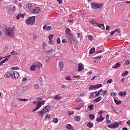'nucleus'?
I'll use <instances>...</instances> for the list:
<instances>
[{
    "label": "nucleus",
    "instance_id": "obj_1",
    "mask_svg": "<svg viewBox=\"0 0 130 130\" xmlns=\"http://www.w3.org/2000/svg\"><path fill=\"white\" fill-rule=\"evenodd\" d=\"M5 35L9 37H14L15 36V28L7 27L5 30Z\"/></svg>",
    "mask_w": 130,
    "mask_h": 130
},
{
    "label": "nucleus",
    "instance_id": "obj_2",
    "mask_svg": "<svg viewBox=\"0 0 130 130\" xmlns=\"http://www.w3.org/2000/svg\"><path fill=\"white\" fill-rule=\"evenodd\" d=\"M51 109V107L50 106V105L46 106L42 111L38 112L39 116H41V114H44V113H46V112L50 111Z\"/></svg>",
    "mask_w": 130,
    "mask_h": 130
},
{
    "label": "nucleus",
    "instance_id": "obj_3",
    "mask_svg": "<svg viewBox=\"0 0 130 130\" xmlns=\"http://www.w3.org/2000/svg\"><path fill=\"white\" fill-rule=\"evenodd\" d=\"M91 8L93 9H101L102 8H103L104 6V4L101 3V4H99L96 3L95 2H93L91 3Z\"/></svg>",
    "mask_w": 130,
    "mask_h": 130
},
{
    "label": "nucleus",
    "instance_id": "obj_4",
    "mask_svg": "<svg viewBox=\"0 0 130 130\" xmlns=\"http://www.w3.org/2000/svg\"><path fill=\"white\" fill-rule=\"evenodd\" d=\"M35 16L29 17L26 21L27 25H33L35 23Z\"/></svg>",
    "mask_w": 130,
    "mask_h": 130
},
{
    "label": "nucleus",
    "instance_id": "obj_5",
    "mask_svg": "<svg viewBox=\"0 0 130 130\" xmlns=\"http://www.w3.org/2000/svg\"><path fill=\"white\" fill-rule=\"evenodd\" d=\"M14 71H11L8 73H6L4 75L5 78H13Z\"/></svg>",
    "mask_w": 130,
    "mask_h": 130
},
{
    "label": "nucleus",
    "instance_id": "obj_6",
    "mask_svg": "<svg viewBox=\"0 0 130 130\" xmlns=\"http://www.w3.org/2000/svg\"><path fill=\"white\" fill-rule=\"evenodd\" d=\"M41 9L39 7L35 8L34 10H32L33 14H38L40 13Z\"/></svg>",
    "mask_w": 130,
    "mask_h": 130
},
{
    "label": "nucleus",
    "instance_id": "obj_7",
    "mask_svg": "<svg viewBox=\"0 0 130 130\" xmlns=\"http://www.w3.org/2000/svg\"><path fill=\"white\" fill-rule=\"evenodd\" d=\"M45 102H38L36 105V107L37 108V109H39L42 106V105H44Z\"/></svg>",
    "mask_w": 130,
    "mask_h": 130
},
{
    "label": "nucleus",
    "instance_id": "obj_8",
    "mask_svg": "<svg viewBox=\"0 0 130 130\" xmlns=\"http://www.w3.org/2000/svg\"><path fill=\"white\" fill-rule=\"evenodd\" d=\"M35 66L36 68H38V69H41L42 68V64L40 62H37L34 63Z\"/></svg>",
    "mask_w": 130,
    "mask_h": 130
},
{
    "label": "nucleus",
    "instance_id": "obj_9",
    "mask_svg": "<svg viewBox=\"0 0 130 130\" xmlns=\"http://www.w3.org/2000/svg\"><path fill=\"white\" fill-rule=\"evenodd\" d=\"M69 42L72 44L73 43V41L74 40V38L73 37V35H70V36H68Z\"/></svg>",
    "mask_w": 130,
    "mask_h": 130
},
{
    "label": "nucleus",
    "instance_id": "obj_10",
    "mask_svg": "<svg viewBox=\"0 0 130 130\" xmlns=\"http://www.w3.org/2000/svg\"><path fill=\"white\" fill-rule=\"evenodd\" d=\"M10 57H11V55L5 57V59L0 62V66H3V63H5L6 60H8V59H10Z\"/></svg>",
    "mask_w": 130,
    "mask_h": 130
},
{
    "label": "nucleus",
    "instance_id": "obj_11",
    "mask_svg": "<svg viewBox=\"0 0 130 130\" xmlns=\"http://www.w3.org/2000/svg\"><path fill=\"white\" fill-rule=\"evenodd\" d=\"M20 77V74L17 72H13V79H18Z\"/></svg>",
    "mask_w": 130,
    "mask_h": 130
},
{
    "label": "nucleus",
    "instance_id": "obj_12",
    "mask_svg": "<svg viewBox=\"0 0 130 130\" xmlns=\"http://www.w3.org/2000/svg\"><path fill=\"white\" fill-rule=\"evenodd\" d=\"M83 70H84V64H82V63H80L78 65V72H80V71H83Z\"/></svg>",
    "mask_w": 130,
    "mask_h": 130
},
{
    "label": "nucleus",
    "instance_id": "obj_13",
    "mask_svg": "<svg viewBox=\"0 0 130 130\" xmlns=\"http://www.w3.org/2000/svg\"><path fill=\"white\" fill-rule=\"evenodd\" d=\"M54 99L55 100H61V99H62V96H61L60 94H57L54 96Z\"/></svg>",
    "mask_w": 130,
    "mask_h": 130
},
{
    "label": "nucleus",
    "instance_id": "obj_14",
    "mask_svg": "<svg viewBox=\"0 0 130 130\" xmlns=\"http://www.w3.org/2000/svg\"><path fill=\"white\" fill-rule=\"evenodd\" d=\"M44 30H46L47 31H50V29H51V26H47V24H46L43 26Z\"/></svg>",
    "mask_w": 130,
    "mask_h": 130
},
{
    "label": "nucleus",
    "instance_id": "obj_15",
    "mask_svg": "<svg viewBox=\"0 0 130 130\" xmlns=\"http://www.w3.org/2000/svg\"><path fill=\"white\" fill-rule=\"evenodd\" d=\"M65 32L66 33V35H67V36H69L70 35H72V33H71V29H70V28H66Z\"/></svg>",
    "mask_w": 130,
    "mask_h": 130
},
{
    "label": "nucleus",
    "instance_id": "obj_16",
    "mask_svg": "<svg viewBox=\"0 0 130 130\" xmlns=\"http://www.w3.org/2000/svg\"><path fill=\"white\" fill-rule=\"evenodd\" d=\"M96 93H97V91H95L94 92H92V93H91L90 94V95H89V98L90 99H92V98H96V95L95 94H96Z\"/></svg>",
    "mask_w": 130,
    "mask_h": 130
},
{
    "label": "nucleus",
    "instance_id": "obj_17",
    "mask_svg": "<svg viewBox=\"0 0 130 130\" xmlns=\"http://www.w3.org/2000/svg\"><path fill=\"white\" fill-rule=\"evenodd\" d=\"M29 70L31 72H34V71H36V67L35 66V65L34 64H33L32 65H31L30 67Z\"/></svg>",
    "mask_w": 130,
    "mask_h": 130
},
{
    "label": "nucleus",
    "instance_id": "obj_18",
    "mask_svg": "<svg viewBox=\"0 0 130 130\" xmlns=\"http://www.w3.org/2000/svg\"><path fill=\"white\" fill-rule=\"evenodd\" d=\"M113 69H118V68H120V63L119 62H117L115 65L113 66Z\"/></svg>",
    "mask_w": 130,
    "mask_h": 130
},
{
    "label": "nucleus",
    "instance_id": "obj_19",
    "mask_svg": "<svg viewBox=\"0 0 130 130\" xmlns=\"http://www.w3.org/2000/svg\"><path fill=\"white\" fill-rule=\"evenodd\" d=\"M103 91V89H101L100 90H99L98 92H97L96 91V93H94V94H95V96L96 97H98L99 96V94H101V95H102V93H101V92Z\"/></svg>",
    "mask_w": 130,
    "mask_h": 130
},
{
    "label": "nucleus",
    "instance_id": "obj_20",
    "mask_svg": "<svg viewBox=\"0 0 130 130\" xmlns=\"http://www.w3.org/2000/svg\"><path fill=\"white\" fill-rule=\"evenodd\" d=\"M64 67L63 62L60 61L59 62V68L60 70H62V68Z\"/></svg>",
    "mask_w": 130,
    "mask_h": 130
},
{
    "label": "nucleus",
    "instance_id": "obj_21",
    "mask_svg": "<svg viewBox=\"0 0 130 130\" xmlns=\"http://www.w3.org/2000/svg\"><path fill=\"white\" fill-rule=\"evenodd\" d=\"M119 126V123L118 122L113 123V128H117Z\"/></svg>",
    "mask_w": 130,
    "mask_h": 130
},
{
    "label": "nucleus",
    "instance_id": "obj_22",
    "mask_svg": "<svg viewBox=\"0 0 130 130\" xmlns=\"http://www.w3.org/2000/svg\"><path fill=\"white\" fill-rule=\"evenodd\" d=\"M96 25L98 26V27H100L101 29H102V30H103V29H105V27L104 26V24L96 23Z\"/></svg>",
    "mask_w": 130,
    "mask_h": 130
},
{
    "label": "nucleus",
    "instance_id": "obj_23",
    "mask_svg": "<svg viewBox=\"0 0 130 130\" xmlns=\"http://www.w3.org/2000/svg\"><path fill=\"white\" fill-rule=\"evenodd\" d=\"M102 120H104V118L102 117V115H100L99 118H96V121L98 122H100V121H102Z\"/></svg>",
    "mask_w": 130,
    "mask_h": 130
},
{
    "label": "nucleus",
    "instance_id": "obj_24",
    "mask_svg": "<svg viewBox=\"0 0 130 130\" xmlns=\"http://www.w3.org/2000/svg\"><path fill=\"white\" fill-rule=\"evenodd\" d=\"M32 7H33V5H32V4L29 3L26 5V9H27V10H30V9H31Z\"/></svg>",
    "mask_w": 130,
    "mask_h": 130
},
{
    "label": "nucleus",
    "instance_id": "obj_25",
    "mask_svg": "<svg viewBox=\"0 0 130 130\" xmlns=\"http://www.w3.org/2000/svg\"><path fill=\"white\" fill-rule=\"evenodd\" d=\"M25 17V14H19L17 15L16 18L17 19V20H19V19H20V18H24Z\"/></svg>",
    "mask_w": 130,
    "mask_h": 130
},
{
    "label": "nucleus",
    "instance_id": "obj_26",
    "mask_svg": "<svg viewBox=\"0 0 130 130\" xmlns=\"http://www.w3.org/2000/svg\"><path fill=\"white\" fill-rule=\"evenodd\" d=\"M102 99V98L101 96H99V98L95 99L93 102H95V103H97V102H100V101Z\"/></svg>",
    "mask_w": 130,
    "mask_h": 130
},
{
    "label": "nucleus",
    "instance_id": "obj_27",
    "mask_svg": "<svg viewBox=\"0 0 130 130\" xmlns=\"http://www.w3.org/2000/svg\"><path fill=\"white\" fill-rule=\"evenodd\" d=\"M119 95L120 96H125V95H126V92L125 91H121L119 92Z\"/></svg>",
    "mask_w": 130,
    "mask_h": 130
},
{
    "label": "nucleus",
    "instance_id": "obj_28",
    "mask_svg": "<svg viewBox=\"0 0 130 130\" xmlns=\"http://www.w3.org/2000/svg\"><path fill=\"white\" fill-rule=\"evenodd\" d=\"M101 93L102 94V95L103 96V97H104L105 95H107V90H103V91H102Z\"/></svg>",
    "mask_w": 130,
    "mask_h": 130
},
{
    "label": "nucleus",
    "instance_id": "obj_29",
    "mask_svg": "<svg viewBox=\"0 0 130 130\" xmlns=\"http://www.w3.org/2000/svg\"><path fill=\"white\" fill-rule=\"evenodd\" d=\"M87 126L88 127H89V128H92V127H93V123H92V122H88L87 124Z\"/></svg>",
    "mask_w": 130,
    "mask_h": 130
},
{
    "label": "nucleus",
    "instance_id": "obj_30",
    "mask_svg": "<svg viewBox=\"0 0 130 130\" xmlns=\"http://www.w3.org/2000/svg\"><path fill=\"white\" fill-rule=\"evenodd\" d=\"M51 118V116L49 114H47L45 116V120H49Z\"/></svg>",
    "mask_w": 130,
    "mask_h": 130
},
{
    "label": "nucleus",
    "instance_id": "obj_31",
    "mask_svg": "<svg viewBox=\"0 0 130 130\" xmlns=\"http://www.w3.org/2000/svg\"><path fill=\"white\" fill-rule=\"evenodd\" d=\"M114 101L117 105H120V104H121V101H118L116 100H114Z\"/></svg>",
    "mask_w": 130,
    "mask_h": 130
},
{
    "label": "nucleus",
    "instance_id": "obj_32",
    "mask_svg": "<svg viewBox=\"0 0 130 130\" xmlns=\"http://www.w3.org/2000/svg\"><path fill=\"white\" fill-rule=\"evenodd\" d=\"M11 54H12V55H16L19 54V53H17V51H14L13 50L12 52H11Z\"/></svg>",
    "mask_w": 130,
    "mask_h": 130
},
{
    "label": "nucleus",
    "instance_id": "obj_33",
    "mask_svg": "<svg viewBox=\"0 0 130 130\" xmlns=\"http://www.w3.org/2000/svg\"><path fill=\"white\" fill-rule=\"evenodd\" d=\"M18 100L19 101H23V102H25L26 101H28L29 100L28 99H18Z\"/></svg>",
    "mask_w": 130,
    "mask_h": 130
},
{
    "label": "nucleus",
    "instance_id": "obj_34",
    "mask_svg": "<svg viewBox=\"0 0 130 130\" xmlns=\"http://www.w3.org/2000/svg\"><path fill=\"white\" fill-rule=\"evenodd\" d=\"M52 122H54V123H57V122H58V119L56 118L53 119Z\"/></svg>",
    "mask_w": 130,
    "mask_h": 130
},
{
    "label": "nucleus",
    "instance_id": "obj_35",
    "mask_svg": "<svg viewBox=\"0 0 130 130\" xmlns=\"http://www.w3.org/2000/svg\"><path fill=\"white\" fill-rule=\"evenodd\" d=\"M95 51V48H91L90 51H89V54H92L94 53V52Z\"/></svg>",
    "mask_w": 130,
    "mask_h": 130
},
{
    "label": "nucleus",
    "instance_id": "obj_36",
    "mask_svg": "<svg viewBox=\"0 0 130 130\" xmlns=\"http://www.w3.org/2000/svg\"><path fill=\"white\" fill-rule=\"evenodd\" d=\"M128 75V71H125L122 74V77H125V76H127Z\"/></svg>",
    "mask_w": 130,
    "mask_h": 130
},
{
    "label": "nucleus",
    "instance_id": "obj_37",
    "mask_svg": "<svg viewBox=\"0 0 130 130\" xmlns=\"http://www.w3.org/2000/svg\"><path fill=\"white\" fill-rule=\"evenodd\" d=\"M88 39H89V40L90 41H92V40H93V39H94V38L93 37V36L89 35L88 37Z\"/></svg>",
    "mask_w": 130,
    "mask_h": 130
},
{
    "label": "nucleus",
    "instance_id": "obj_38",
    "mask_svg": "<svg viewBox=\"0 0 130 130\" xmlns=\"http://www.w3.org/2000/svg\"><path fill=\"white\" fill-rule=\"evenodd\" d=\"M89 118L90 119L93 120L94 118H95V116L92 114H89Z\"/></svg>",
    "mask_w": 130,
    "mask_h": 130
},
{
    "label": "nucleus",
    "instance_id": "obj_39",
    "mask_svg": "<svg viewBox=\"0 0 130 130\" xmlns=\"http://www.w3.org/2000/svg\"><path fill=\"white\" fill-rule=\"evenodd\" d=\"M72 127H73V126H72V125L68 124L67 126V128L68 129H72Z\"/></svg>",
    "mask_w": 130,
    "mask_h": 130
},
{
    "label": "nucleus",
    "instance_id": "obj_40",
    "mask_svg": "<svg viewBox=\"0 0 130 130\" xmlns=\"http://www.w3.org/2000/svg\"><path fill=\"white\" fill-rule=\"evenodd\" d=\"M39 83H42L43 82V79L42 77H39L38 78Z\"/></svg>",
    "mask_w": 130,
    "mask_h": 130
},
{
    "label": "nucleus",
    "instance_id": "obj_41",
    "mask_svg": "<svg viewBox=\"0 0 130 130\" xmlns=\"http://www.w3.org/2000/svg\"><path fill=\"white\" fill-rule=\"evenodd\" d=\"M11 10L12 12H15V11H16V7L12 6V7H11Z\"/></svg>",
    "mask_w": 130,
    "mask_h": 130
},
{
    "label": "nucleus",
    "instance_id": "obj_42",
    "mask_svg": "<svg viewBox=\"0 0 130 130\" xmlns=\"http://www.w3.org/2000/svg\"><path fill=\"white\" fill-rule=\"evenodd\" d=\"M76 121H80V120H81V117H80V116H77L76 117Z\"/></svg>",
    "mask_w": 130,
    "mask_h": 130
},
{
    "label": "nucleus",
    "instance_id": "obj_43",
    "mask_svg": "<svg viewBox=\"0 0 130 130\" xmlns=\"http://www.w3.org/2000/svg\"><path fill=\"white\" fill-rule=\"evenodd\" d=\"M88 108L89 109H90V110L92 111L93 110V105H90L89 106H88Z\"/></svg>",
    "mask_w": 130,
    "mask_h": 130
},
{
    "label": "nucleus",
    "instance_id": "obj_44",
    "mask_svg": "<svg viewBox=\"0 0 130 130\" xmlns=\"http://www.w3.org/2000/svg\"><path fill=\"white\" fill-rule=\"evenodd\" d=\"M101 87H102V85L101 84L94 86V88H101Z\"/></svg>",
    "mask_w": 130,
    "mask_h": 130
},
{
    "label": "nucleus",
    "instance_id": "obj_45",
    "mask_svg": "<svg viewBox=\"0 0 130 130\" xmlns=\"http://www.w3.org/2000/svg\"><path fill=\"white\" fill-rule=\"evenodd\" d=\"M94 88H95V86L90 85L89 87V90H93V89H94Z\"/></svg>",
    "mask_w": 130,
    "mask_h": 130
},
{
    "label": "nucleus",
    "instance_id": "obj_46",
    "mask_svg": "<svg viewBox=\"0 0 130 130\" xmlns=\"http://www.w3.org/2000/svg\"><path fill=\"white\" fill-rule=\"evenodd\" d=\"M66 80H68L69 81H72V78H71V76H67L66 78Z\"/></svg>",
    "mask_w": 130,
    "mask_h": 130
},
{
    "label": "nucleus",
    "instance_id": "obj_47",
    "mask_svg": "<svg viewBox=\"0 0 130 130\" xmlns=\"http://www.w3.org/2000/svg\"><path fill=\"white\" fill-rule=\"evenodd\" d=\"M53 52V49H51V50H49V51H47V52H46V53H51Z\"/></svg>",
    "mask_w": 130,
    "mask_h": 130
},
{
    "label": "nucleus",
    "instance_id": "obj_48",
    "mask_svg": "<svg viewBox=\"0 0 130 130\" xmlns=\"http://www.w3.org/2000/svg\"><path fill=\"white\" fill-rule=\"evenodd\" d=\"M108 127H109V128H113V123L110 125H108Z\"/></svg>",
    "mask_w": 130,
    "mask_h": 130
},
{
    "label": "nucleus",
    "instance_id": "obj_49",
    "mask_svg": "<svg viewBox=\"0 0 130 130\" xmlns=\"http://www.w3.org/2000/svg\"><path fill=\"white\" fill-rule=\"evenodd\" d=\"M90 23H91V24H92V25H95V24L97 23H96V21L92 20V21H90Z\"/></svg>",
    "mask_w": 130,
    "mask_h": 130
},
{
    "label": "nucleus",
    "instance_id": "obj_50",
    "mask_svg": "<svg viewBox=\"0 0 130 130\" xmlns=\"http://www.w3.org/2000/svg\"><path fill=\"white\" fill-rule=\"evenodd\" d=\"M34 88H35V89H38V88H39V85H38V84H35Z\"/></svg>",
    "mask_w": 130,
    "mask_h": 130
},
{
    "label": "nucleus",
    "instance_id": "obj_51",
    "mask_svg": "<svg viewBox=\"0 0 130 130\" xmlns=\"http://www.w3.org/2000/svg\"><path fill=\"white\" fill-rule=\"evenodd\" d=\"M57 43H58V44H60V39L59 38L57 39Z\"/></svg>",
    "mask_w": 130,
    "mask_h": 130
},
{
    "label": "nucleus",
    "instance_id": "obj_52",
    "mask_svg": "<svg viewBox=\"0 0 130 130\" xmlns=\"http://www.w3.org/2000/svg\"><path fill=\"white\" fill-rule=\"evenodd\" d=\"M73 78H76V79H81V76L80 75L74 76Z\"/></svg>",
    "mask_w": 130,
    "mask_h": 130
},
{
    "label": "nucleus",
    "instance_id": "obj_53",
    "mask_svg": "<svg viewBox=\"0 0 130 130\" xmlns=\"http://www.w3.org/2000/svg\"><path fill=\"white\" fill-rule=\"evenodd\" d=\"M12 70H19V67H12Z\"/></svg>",
    "mask_w": 130,
    "mask_h": 130
},
{
    "label": "nucleus",
    "instance_id": "obj_54",
    "mask_svg": "<svg viewBox=\"0 0 130 130\" xmlns=\"http://www.w3.org/2000/svg\"><path fill=\"white\" fill-rule=\"evenodd\" d=\"M53 38V35L51 34L49 36V39H52Z\"/></svg>",
    "mask_w": 130,
    "mask_h": 130
},
{
    "label": "nucleus",
    "instance_id": "obj_55",
    "mask_svg": "<svg viewBox=\"0 0 130 130\" xmlns=\"http://www.w3.org/2000/svg\"><path fill=\"white\" fill-rule=\"evenodd\" d=\"M107 83L108 84H111V83H112V79H109L107 81Z\"/></svg>",
    "mask_w": 130,
    "mask_h": 130
},
{
    "label": "nucleus",
    "instance_id": "obj_56",
    "mask_svg": "<svg viewBox=\"0 0 130 130\" xmlns=\"http://www.w3.org/2000/svg\"><path fill=\"white\" fill-rule=\"evenodd\" d=\"M33 38H34V39H37V38H38V36H37V35H34V36H33Z\"/></svg>",
    "mask_w": 130,
    "mask_h": 130
},
{
    "label": "nucleus",
    "instance_id": "obj_57",
    "mask_svg": "<svg viewBox=\"0 0 130 130\" xmlns=\"http://www.w3.org/2000/svg\"><path fill=\"white\" fill-rule=\"evenodd\" d=\"M82 101V100H78V99H76L75 100V102H77V103H79V102H81Z\"/></svg>",
    "mask_w": 130,
    "mask_h": 130
},
{
    "label": "nucleus",
    "instance_id": "obj_58",
    "mask_svg": "<svg viewBox=\"0 0 130 130\" xmlns=\"http://www.w3.org/2000/svg\"><path fill=\"white\" fill-rule=\"evenodd\" d=\"M124 81H125V78H123L122 79L120 80L121 83H124Z\"/></svg>",
    "mask_w": 130,
    "mask_h": 130
},
{
    "label": "nucleus",
    "instance_id": "obj_59",
    "mask_svg": "<svg viewBox=\"0 0 130 130\" xmlns=\"http://www.w3.org/2000/svg\"><path fill=\"white\" fill-rule=\"evenodd\" d=\"M116 95V93L114 92H111V96H112L113 97Z\"/></svg>",
    "mask_w": 130,
    "mask_h": 130
},
{
    "label": "nucleus",
    "instance_id": "obj_60",
    "mask_svg": "<svg viewBox=\"0 0 130 130\" xmlns=\"http://www.w3.org/2000/svg\"><path fill=\"white\" fill-rule=\"evenodd\" d=\"M59 2V5H61L62 4V0H57Z\"/></svg>",
    "mask_w": 130,
    "mask_h": 130
},
{
    "label": "nucleus",
    "instance_id": "obj_61",
    "mask_svg": "<svg viewBox=\"0 0 130 130\" xmlns=\"http://www.w3.org/2000/svg\"><path fill=\"white\" fill-rule=\"evenodd\" d=\"M81 108V106H79L77 108H75L74 109H76V110H80Z\"/></svg>",
    "mask_w": 130,
    "mask_h": 130
},
{
    "label": "nucleus",
    "instance_id": "obj_62",
    "mask_svg": "<svg viewBox=\"0 0 130 130\" xmlns=\"http://www.w3.org/2000/svg\"><path fill=\"white\" fill-rule=\"evenodd\" d=\"M114 32L115 33L116 32H117V33H119L120 31H119V30L117 29H115V30L114 31Z\"/></svg>",
    "mask_w": 130,
    "mask_h": 130
},
{
    "label": "nucleus",
    "instance_id": "obj_63",
    "mask_svg": "<svg viewBox=\"0 0 130 130\" xmlns=\"http://www.w3.org/2000/svg\"><path fill=\"white\" fill-rule=\"evenodd\" d=\"M68 113L69 114V115H71L72 114H74V111H72V112L69 111Z\"/></svg>",
    "mask_w": 130,
    "mask_h": 130
},
{
    "label": "nucleus",
    "instance_id": "obj_64",
    "mask_svg": "<svg viewBox=\"0 0 130 130\" xmlns=\"http://www.w3.org/2000/svg\"><path fill=\"white\" fill-rule=\"evenodd\" d=\"M125 63L126 64H127V65H128V64L130 63L129 61V60H126V61H125Z\"/></svg>",
    "mask_w": 130,
    "mask_h": 130
}]
</instances>
